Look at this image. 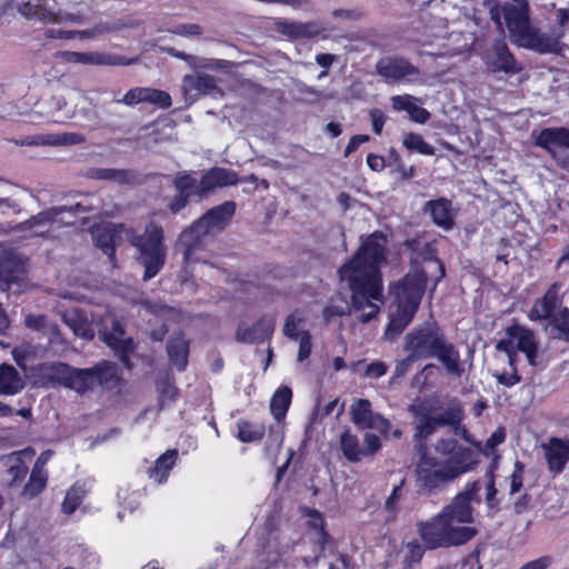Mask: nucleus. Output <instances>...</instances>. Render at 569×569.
I'll list each match as a JSON object with an SVG mask.
<instances>
[{
	"instance_id": "f03ea898",
	"label": "nucleus",
	"mask_w": 569,
	"mask_h": 569,
	"mask_svg": "<svg viewBox=\"0 0 569 569\" xmlns=\"http://www.w3.org/2000/svg\"><path fill=\"white\" fill-rule=\"evenodd\" d=\"M435 452L437 456L423 451L416 465V488L420 496L439 495L448 485L472 471L478 465L475 451L456 438L437 440Z\"/></svg>"
},
{
	"instance_id": "5701e85b",
	"label": "nucleus",
	"mask_w": 569,
	"mask_h": 569,
	"mask_svg": "<svg viewBox=\"0 0 569 569\" xmlns=\"http://www.w3.org/2000/svg\"><path fill=\"white\" fill-rule=\"evenodd\" d=\"M86 141V137L78 132H63L57 134H36L27 136L20 141V146H74Z\"/></svg>"
},
{
	"instance_id": "ddd939ff",
	"label": "nucleus",
	"mask_w": 569,
	"mask_h": 569,
	"mask_svg": "<svg viewBox=\"0 0 569 569\" xmlns=\"http://www.w3.org/2000/svg\"><path fill=\"white\" fill-rule=\"evenodd\" d=\"M274 328V317L262 316L252 326L239 325L236 331V340L248 345L262 343L272 338Z\"/></svg>"
},
{
	"instance_id": "c85d7f7f",
	"label": "nucleus",
	"mask_w": 569,
	"mask_h": 569,
	"mask_svg": "<svg viewBox=\"0 0 569 569\" xmlns=\"http://www.w3.org/2000/svg\"><path fill=\"white\" fill-rule=\"evenodd\" d=\"M156 391L159 410L174 403L180 397V390L176 386L174 377L169 373L156 380Z\"/></svg>"
},
{
	"instance_id": "a18cd8bd",
	"label": "nucleus",
	"mask_w": 569,
	"mask_h": 569,
	"mask_svg": "<svg viewBox=\"0 0 569 569\" xmlns=\"http://www.w3.org/2000/svg\"><path fill=\"white\" fill-rule=\"evenodd\" d=\"M70 327L77 336L83 339L91 340L94 337L93 330L87 318L77 317V319H72Z\"/></svg>"
},
{
	"instance_id": "f257e3e1",
	"label": "nucleus",
	"mask_w": 569,
	"mask_h": 569,
	"mask_svg": "<svg viewBox=\"0 0 569 569\" xmlns=\"http://www.w3.org/2000/svg\"><path fill=\"white\" fill-rule=\"evenodd\" d=\"M388 236L381 230L361 236L355 253L338 268L340 282L350 291L353 310L370 307L371 311L361 315L362 322H369L379 312V307L371 301L383 298V277L381 268L387 262Z\"/></svg>"
},
{
	"instance_id": "e433bc0d",
	"label": "nucleus",
	"mask_w": 569,
	"mask_h": 569,
	"mask_svg": "<svg viewBox=\"0 0 569 569\" xmlns=\"http://www.w3.org/2000/svg\"><path fill=\"white\" fill-rule=\"evenodd\" d=\"M340 450L350 462H359L363 458L362 447L356 435L346 430L340 436Z\"/></svg>"
},
{
	"instance_id": "9b49d317",
	"label": "nucleus",
	"mask_w": 569,
	"mask_h": 569,
	"mask_svg": "<svg viewBox=\"0 0 569 569\" xmlns=\"http://www.w3.org/2000/svg\"><path fill=\"white\" fill-rule=\"evenodd\" d=\"M536 146L549 152H552L553 146L569 149V129L565 127L545 128L538 133ZM552 157L562 170L569 172V152L561 156L552 153Z\"/></svg>"
},
{
	"instance_id": "4d7b16f0",
	"label": "nucleus",
	"mask_w": 569,
	"mask_h": 569,
	"mask_svg": "<svg viewBox=\"0 0 569 569\" xmlns=\"http://www.w3.org/2000/svg\"><path fill=\"white\" fill-rule=\"evenodd\" d=\"M300 321L301 319L296 318L293 313L289 315L283 327L284 336H287L289 339L297 340L300 337L297 331Z\"/></svg>"
},
{
	"instance_id": "7ed1b4c3",
	"label": "nucleus",
	"mask_w": 569,
	"mask_h": 569,
	"mask_svg": "<svg viewBox=\"0 0 569 569\" xmlns=\"http://www.w3.org/2000/svg\"><path fill=\"white\" fill-rule=\"evenodd\" d=\"M48 380L56 382L78 395L101 391L120 393L123 378L118 366L110 360H100L90 368H76L66 362H52L47 367Z\"/></svg>"
},
{
	"instance_id": "6e6552de",
	"label": "nucleus",
	"mask_w": 569,
	"mask_h": 569,
	"mask_svg": "<svg viewBox=\"0 0 569 569\" xmlns=\"http://www.w3.org/2000/svg\"><path fill=\"white\" fill-rule=\"evenodd\" d=\"M433 409L432 407H428L425 401L409 406L408 410L415 418V441L419 443L426 442L438 428L456 422L455 415L449 412V407L437 416L431 415Z\"/></svg>"
},
{
	"instance_id": "423d86ee",
	"label": "nucleus",
	"mask_w": 569,
	"mask_h": 569,
	"mask_svg": "<svg viewBox=\"0 0 569 569\" xmlns=\"http://www.w3.org/2000/svg\"><path fill=\"white\" fill-rule=\"evenodd\" d=\"M447 505L431 518L417 522V533L429 550L460 547L471 541L478 530Z\"/></svg>"
},
{
	"instance_id": "69168bd1",
	"label": "nucleus",
	"mask_w": 569,
	"mask_h": 569,
	"mask_svg": "<svg viewBox=\"0 0 569 569\" xmlns=\"http://www.w3.org/2000/svg\"><path fill=\"white\" fill-rule=\"evenodd\" d=\"M370 137L368 134H355L350 138L348 144L345 148L343 156L349 157L353 153L361 143L368 142Z\"/></svg>"
},
{
	"instance_id": "4c0bfd02",
	"label": "nucleus",
	"mask_w": 569,
	"mask_h": 569,
	"mask_svg": "<svg viewBox=\"0 0 569 569\" xmlns=\"http://www.w3.org/2000/svg\"><path fill=\"white\" fill-rule=\"evenodd\" d=\"M506 337L501 340H509L513 348L518 351H520V343L523 342V340H527L528 343H532L536 341L535 333L531 329L518 323L517 321H513L511 325H509L505 330Z\"/></svg>"
},
{
	"instance_id": "412c9836",
	"label": "nucleus",
	"mask_w": 569,
	"mask_h": 569,
	"mask_svg": "<svg viewBox=\"0 0 569 569\" xmlns=\"http://www.w3.org/2000/svg\"><path fill=\"white\" fill-rule=\"evenodd\" d=\"M423 211L430 214L432 222L448 231L455 226V213L452 202L448 198L440 197L429 200L423 206Z\"/></svg>"
},
{
	"instance_id": "ea45409f",
	"label": "nucleus",
	"mask_w": 569,
	"mask_h": 569,
	"mask_svg": "<svg viewBox=\"0 0 569 569\" xmlns=\"http://www.w3.org/2000/svg\"><path fill=\"white\" fill-rule=\"evenodd\" d=\"M402 146L412 152H417L423 156H433L435 147L425 141L421 134L416 132H407L402 139Z\"/></svg>"
},
{
	"instance_id": "a19ab883",
	"label": "nucleus",
	"mask_w": 569,
	"mask_h": 569,
	"mask_svg": "<svg viewBox=\"0 0 569 569\" xmlns=\"http://www.w3.org/2000/svg\"><path fill=\"white\" fill-rule=\"evenodd\" d=\"M84 498V491L81 486L73 485L71 486L61 503V510L66 515L73 513L79 506L82 503Z\"/></svg>"
},
{
	"instance_id": "603ef678",
	"label": "nucleus",
	"mask_w": 569,
	"mask_h": 569,
	"mask_svg": "<svg viewBox=\"0 0 569 569\" xmlns=\"http://www.w3.org/2000/svg\"><path fill=\"white\" fill-rule=\"evenodd\" d=\"M496 349L498 351H502L507 355L508 362H509L510 367H512L515 370L519 351L513 348L511 342L509 340H499L496 345Z\"/></svg>"
},
{
	"instance_id": "6ab92c4d",
	"label": "nucleus",
	"mask_w": 569,
	"mask_h": 569,
	"mask_svg": "<svg viewBox=\"0 0 569 569\" xmlns=\"http://www.w3.org/2000/svg\"><path fill=\"white\" fill-rule=\"evenodd\" d=\"M64 211V207H53L41 211L28 220L17 226L19 231H32L34 237L48 238L51 226L56 222L59 214Z\"/></svg>"
},
{
	"instance_id": "4be33fe9",
	"label": "nucleus",
	"mask_w": 569,
	"mask_h": 569,
	"mask_svg": "<svg viewBox=\"0 0 569 569\" xmlns=\"http://www.w3.org/2000/svg\"><path fill=\"white\" fill-rule=\"evenodd\" d=\"M505 22L511 36L522 40L531 29L528 8L515 4H506L502 8Z\"/></svg>"
},
{
	"instance_id": "bf43d9fd",
	"label": "nucleus",
	"mask_w": 569,
	"mask_h": 569,
	"mask_svg": "<svg viewBox=\"0 0 569 569\" xmlns=\"http://www.w3.org/2000/svg\"><path fill=\"white\" fill-rule=\"evenodd\" d=\"M405 485V479H402L399 485L395 486L390 496L387 498L385 502V507L388 511H396L397 503L401 497L402 488Z\"/></svg>"
},
{
	"instance_id": "473e14b6",
	"label": "nucleus",
	"mask_w": 569,
	"mask_h": 569,
	"mask_svg": "<svg viewBox=\"0 0 569 569\" xmlns=\"http://www.w3.org/2000/svg\"><path fill=\"white\" fill-rule=\"evenodd\" d=\"M24 382L18 370L10 363L0 366V393L13 396L20 392Z\"/></svg>"
},
{
	"instance_id": "8fccbe9b",
	"label": "nucleus",
	"mask_w": 569,
	"mask_h": 569,
	"mask_svg": "<svg viewBox=\"0 0 569 569\" xmlns=\"http://www.w3.org/2000/svg\"><path fill=\"white\" fill-rule=\"evenodd\" d=\"M299 338L300 340L297 359L298 361L302 362L310 357L312 351L311 335L309 331H303Z\"/></svg>"
},
{
	"instance_id": "f704fd0d",
	"label": "nucleus",
	"mask_w": 569,
	"mask_h": 569,
	"mask_svg": "<svg viewBox=\"0 0 569 569\" xmlns=\"http://www.w3.org/2000/svg\"><path fill=\"white\" fill-rule=\"evenodd\" d=\"M183 88L186 91L194 92L196 94H209L218 90L216 78L206 73L184 76Z\"/></svg>"
},
{
	"instance_id": "052dcab7",
	"label": "nucleus",
	"mask_w": 569,
	"mask_h": 569,
	"mask_svg": "<svg viewBox=\"0 0 569 569\" xmlns=\"http://www.w3.org/2000/svg\"><path fill=\"white\" fill-rule=\"evenodd\" d=\"M0 264L2 287H9L11 283L17 281L16 270L11 266H9L8 261L0 260Z\"/></svg>"
},
{
	"instance_id": "2eb2a0df",
	"label": "nucleus",
	"mask_w": 569,
	"mask_h": 569,
	"mask_svg": "<svg viewBox=\"0 0 569 569\" xmlns=\"http://www.w3.org/2000/svg\"><path fill=\"white\" fill-rule=\"evenodd\" d=\"M118 102L130 107L147 102L161 109H168L172 104V99L167 91L154 88L136 87L128 90Z\"/></svg>"
},
{
	"instance_id": "13d9d810",
	"label": "nucleus",
	"mask_w": 569,
	"mask_h": 569,
	"mask_svg": "<svg viewBox=\"0 0 569 569\" xmlns=\"http://www.w3.org/2000/svg\"><path fill=\"white\" fill-rule=\"evenodd\" d=\"M521 348H520V352L525 353L527 360H528V363L530 366H536L537 365V356H538V343L537 341L532 342V343H528L527 340H523V342L520 343Z\"/></svg>"
},
{
	"instance_id": "0e129e2a",
	"label": "nucleus",
	"mask_w": 569,
	"mask_h": 569,
	"mask_svg": "<svg viewBox=\"0 0 569 569\" xmlns=\"http://www.w3.org/2000/svg\"><path fill=\"white\" fill-rule=\"evenodd\" d=\"M372 124V130L376 134H380L382 132L383 126L386 123V116L380 109H373L369 113Z\"/></svg>"
},
{
	"instance_id": "e2e57ef3",
	"label": "nucleus",
	"mask_w": 569,
	"mask_h": 569,
	"mask_svg": "<svg viewBox=\"0 0 569 569\" xmlns=\"http://www.w3.org/2000/svg\"><path fill=\"white\" fill-rule=\"evenodd\" d=\"M496 379L498 383L503 387L511 388L521 381V376L518 373L517 369H515L511 373L502 372L496 375Z\"/></svg>"
},
{
	"instance_id": "2f4dec72",
	"label": "nucleus",
	"mask_w": 569,
	"mask_h": 569,
	"mask_svg": "<svg viewBox=\"0 0 569 569\" xmlns=\"http://www.w3.org/2000/svg\"><path fill=\"white\" fill-rule=\"evenodd\" d=\"M103 342L113 350L126 369L131 370L133 368V362L131 361V355L136 350L133 338L116 339L113 336H104Z\"/></svg>"
},
{
	"instance_id": "c9c22d12",
	"label": "nucleus",
	"mask_w": 569,
	"mask_h": 569,
	"mask_svg": "<svg viewBox=\"0 0 569 569\" xmlns=\"http://www.w3.org/2000/svg\"><path fill=\"white\" fill-rule=\"evenodd\" d=\"M292 401V390L288 386L279 387L270 399V412L280 421L284 419Z\"/></svg>"
},
{
	"instance_id": "f3484780",
	"label": "nucleus",
	"mask_w": 569,
	"mask_h": 569,
	"mask_svg": "<svg viewBox=\"0 0 569 569\" xmlns=\"http://www.w3.org/2000/svg\"><path fill=\"white\" fill-rule=\"evenodd\" d=\"M197 179L192 174L181 171L173 179L176 194L168 203L171 213L177 214L184 209L192 196H196Z\"/></svg>"
},
{
	"instance_id": "49530a36",
	"label": "nucleus",
	"mask_w": 569,
	"mask_h": 569,
	"mask_svg": "<svg viewBox=\"0 0 569 569\" xmlns=\"http://www.w3.org/2000/svg\"><path fill=\"white\" fill-rule=\"evenodd\" d=\"M523 471L525 465L517 460L515 463L513 471L510 476V495L519 492L523 486Z\"/></svg>"
},
{
	"instance_id": "de8ad7c7",
	"label": "nucleus",
	"mask_w": 569,
	"mask_h": 569,
	"mask_svg": "<svg viewBox=\"0 0 569 569\" xmlns=\"http://www.w3.org/2000/svg\"><path fill=\"white\" fill-rule=\"evenodd\" d=\"M365 447L362 448L363 458L375 456L381 449V440L375 435L367 432L365 435Z\"/></svg>"
},
{
	"instance_id": "bb28decb",
	"label": "nucleus",
	"mask_w": 569,
	"mask_h": 569,
	"mask_svg": "<svg viewBox=\"0 0 569 569\" xmlns=\"http://www.w3.org/2000/svg\"><path fill=\"white\" fill-rule=\"evenodd\" d=\"M178 458L179 452L177 449L167 450L148 468L147 475L149 479H152L157 483L166 482Z\"/></svg>"
},
{
	"instance_id": "6e6d98bb",
	"label": "nucleus",
	"mask_w": 569,
	"mask_h": 569,
	"mask_svg": "<svg viewBox=\"0 0 569 569\" xmlns=\"http://www.w3.org/2000/svg\"><path fill=\"white\" fill-rule=\"evenodd\" d=\"M307 516L310 518L308 520V525L315 531L322 530L323 528H326V526H327L326 519L319 510L308 509Z\"/></svg>"
},
{
	"instance_id": "39448f33",
	"label": "nucleus",
	"mask_w": 569,
	"mask_h": 569,
	"mask_svg": "<svg viewBox=\"0 0 569 569\" xmlns=\"http://www.w3.org/2000/svg\"><path fill=\"white\" fill-rule=\"evenodd\" d=\"M427 282L425 270L416 269L390 284L389 293L395 311L390 315L386 328V336L389 339L397 338L411 323L426 292Z\"/></svg>"
},
{
	"instance_id": "09e8293b",
	"label": "nucleus",
	"mask_w": 569,
	"mask_h": 569,
	"mask_svg": "<svg viewBox=\"0 0 569 569\" xmlns=\"http://www.w3.org/2000/svg\"><path fill=\"white\" fill-rule=\"evenodd\" d=\"M96 244L104 253L110 254V256L114 254L113 234L110 233L109 231H102V232L97 233Z\"/></svg>"
},
{
	"instance_id": "c756f323",
	"label": "nucleus",
	"mask_w": 569,
	"mask_h": 569,
	"mask_svg": "<svg viewBox=\"0 0 569 569\" xmlns=\"http://www.w3.org/2000/svg\"><path fill=\"white\" fill-rule=\"evenodd\" d=\"M189 341L183 337L170 338L167 342L169 361L178 371H184L188 366Z\"/></svg>"
},
{
	"instance_id": "a878e982",
	"label": "nucleus",
	"mask_w": 569,
	"mask_h": 569,
	"mask_svg": "<svg viewBox=\"0 0 569 569\" xmlns=\"http://www.w3.org/2000/svg\"><path fill=\"white\" fill-rule=\"evenodd\" d=\"M64 56L67 61L73 63L94 66H123L127 63L123 57L110 53L67 51Z\"/></svg>"
},
{
	"instance_id": "b1692460",
	"label": "nucleus",
	"mask_w": 569,
	"mask_h": 569,
	"mask_svg": "<svg viewBox=\"0 0 569 569\" xmlns=\"http://www.w3.org/2000/svg\"><path fill=\"white\" fill-rule=\"evenodd\" d=\"M545 449L549 470L561 473L569 461V440L552 437Z\"/></svg>"
},
{
	"instance_id": "774afa93",
	"label": "nucleus",
	"mask_w": 569,
	"mask_h": 569,
	"mask_svg": "<svg viewBox=\"0 0 569 569\" xmlns=\"http://www.w3.org/2000/svg\"><path fill=\"white\" fill-rule=\"evenodd\" d=\"M551 565V557L542 556L538 559L529 561L519 569H547Z\"/></svg>"
},
{
	"instance_id": "79ce46f5",
	"label": "nucleus",
	"mask_w": 569,
	"mask_h": 569,
	"mask_svg": "<svg viewBox=\"0 0 569 569\" xmlns=\"http://www.w3.org/2000/svg\"><path fill=\"white\" fill-rule=\"evenodd\" d=\"M429 550L425 542H420L416 539L406 543V553L403 558V563L406 567L411 568L415 565L420 563L422 560L425 552Z\"/></svg>"
},
{
	"instance_id": "20e7f679",
	"label": "nucleus",
	"mask_w": 569,
	"mask_h": 569,
	"mask_svg": "<svg viewBox=\"0 0 569 569\" xmlns=\"http://www.w3.org/2000/svg\"><path fill=\"white\" fill-rule=\"evenodd\" d=\"M402 349L411 351L420 360L437 359L449 373L460 375L462 371L459 350L436 320L425 321L408 331Z\"/></svg>"
},
{
	"instance_id": "5fc2aeb1",
	"label": "nucleus",
	"mask_w": 569,
	"mask_h": 569,
	"mask_svg": "<svg viewBox=\"0 0 569 569\" xmlns=\"http://www.w3.org/2000/svg\"><path fill=\"white\" fill-rule=\"evenodd\" d=\"M316 533H317V538H316L315 542L318 548L317 556H323L327 548L332 543V537L327 531L326 528H323L322 530L316 531Z\"/></svg>"
},
{
	"instance_id": "3c124183",
	"label": "nucleus",
	"mask_w": 569,
	"mask_h": 569,
	"mask_svg": "<svg viewBox=\"0 0 569 569\" xmlns=\"http://www.w3.org/2000/svg\"><path fill=\"white\" fill-rule=\"evenodd\" d=\"M391 104L395 110L406 111L409 114L416 103L410 94H399L391 98Z\"/></svg>"
},
{
	"instance_id": "aec40b11",
	"label": "nucleus",
	"mask_w": 569,
	"mask_h": 569,
	"mask_svg": "<svg viewBox=\"0 0 569 569\" xmlns=\"http://www.w3.org/2000/svg\"><path fill=\"white\" fill-rule=\"evenodd\" d=\"M479 490L480 482L478 480L469 482L465 489L457 493L447 506L453 509L458 516L472 523L475 518L471 503L473 501L480 502V498L478 496Z\"/></svg>"
},
{
	"instance_id": "1a4fd4ad",
	"label": "nucleus",
	"mask_w": 569,
	"mask_h": 569,
	"mask_svg": "<svg viewBox=\"0 0 569 569\" xmlns=\"http://www.w3.org/2000/svg\"><path fill=\"white\" fill-rule=\"evenodd\" d=\"M375 70L388 83L416 82L421 77L420 69L402 56L379 58Z\"/></svg>"
},
{
	"instance_id": "680f3d73",
	"label": "nucleus",
	"mask_w": 569,
	"mask_h": 569,
	"mask_svg": "<svg viewBox=\"0 0 569 569\" xmlns=\"http://www.w3.org/2000/svg\"><path fill=\"white\" fill-rule=\"evenodd\" d=\"M388 371V366L380 360L372 361L366 368V376L370 378H380Z\"/></svg>"
},
{
	"instance_id": "37998d69",
	"label": "nucleus",
	"mask_w": 569,
	"mask_h": 569,
	"mask_svg": "<svg viewBox=\"0 0 569 569\" xmlns=\"http://www.w3.org/2000/svg\"><path fill=\"white\" fill-rule=\"evenodd\" d=\"M406 357L397 360L395 365L393 375L390 379V383L396 382L397 380L403 378L411 369L412 365L416 361H420V359L413 355L411 351H405Z\"/></svg>"
},
{
	"instance_id": "393cba45",
	"label": "nucleus",
	"mask_w": 569,
	"mask_h": 569,
	"mask_svg": "<svg viewBox=\"0 0 569 569\" xmlns=\"http://www.w3.org/2000/svg\"><path fill=\"white\" fill-rule=\"evenodd\" d=\"M522 46L539 53H558L560 51V36L540 32L531 28L523 37Z\"/></svg>"
},
{
	"instance_id": "338daca9",
	"label": "nucleus",
	"mask_w": 569,
	"mask_h": 569,
	"mask_svg": "<svg viewBox=\"0 0 569 569\" xmlns=\"http://www.w3.org/2000/svg\"><path fill=\"white\" fill-rule=\"evenodd\" d=\"M506 440V429L498 427L486 441V448L493 450Z\"/></svg>"
},
{
	"instance_id": "c03bdc74",
	"label": "nucleus",
	"mask_w": 569,
	"mask_h": 569,
	"mask_svg": "<svg viewBox=\"0 0 569 569\" xmlns=\"http://www.w3.org/2000/svg\"><path fill=\"white\" fill-rule=\"evenodd\" d=\"M551 323L565 336L568 337L569 331V308L563 307L549 319Z\"/></svg>"
},
{
	"instance_id": "72a5a7b5",
	"label": "nucleus",
	"mask_w": 569,
	"mask_h": 569,
	"mask_svg": "<svg viewBox=\"0 0 569 569\" xmlns=\"http://www.w3.org/2000/svg\"><path fill=\"white\" fill-rule=\"evenodd\" d=\"M491 70L495 72L516 73L520 71L517 61L505 42L495 44V56L491 61Z\"/></svg>"
},
{
	"instance_id": "58836bf2",
	"label": "nucleus",
	"mask_w": 569,
	"mask_h": 569,
	"mask_svg": "<svg viewBox=\"0 0 569 569\" xmlns=\"http://www.w3.org/2000/svg\"><path fill=\"white\" fill-rule=\"evenodd\" d=\"M449 412L455 415L456 422L451 425H446V427H450L455 435L459 436L467 442H472L471 433L467 429L462 421L465 419V410L460 400L453 399L449 405Z\"/></svg>"
},
{
	"instance_id": "9d476101",
	"label": "nucleus",
	"mask_w": 569,
	"mask_h": 569,
	"mask_svg": "<svg viewBox=\"0 0 569 569\" xmlns=\"http://www.w3.org/2000/svg\"><path fill=\"white\" fill-rule=\"evenodd\" d=\"M237 204L234 201H224L207 210L194 222L203 232L210 236L217 234L226 229L236 213Z\"/></svg>"
},
{
	"instance_id": "dca6fc26",
	"label": "nucleus",
	"mask_w": 569,
	"mask_h": 569,
	"mask_svg": "<svg viewBox=\"0 0 569 569\" xmlns=\"http://www.w3.org/2000/svg\"><path fill=\"white\" fill-rule=\"evenodd\" d=\"M561 287L562 284L560 282H553L541 298L535 300L528 312V318L531 321L551 319L553 311H556V308L562 302L560 297Z\"/></svg>"
},
{
	"instance_id": "4468645a",
	"label": "nucleus",
	"mask_w": 569,
	"mask_h": 569,
	"mask_svg": "<svg viewBox=\"0 0 569 569\" xmlns=\"http://www.w3.org/2000/svg\"><path fill=\"white\" fill-rule=\"evenodd\" d=\"M239 182L238 173L233 170L212 167L207 170L200 181H197L196 196L203 197L216 188L236 186Z\"/></svg>"
},
{
	"instance_id": "864d4df0",
	"label": "nucleus",
	"mask_w": 569,
	"mask_h": 569,
	"mask_svg": "<svg viewBox=\"0 0 569 569\" xmlns=\"http://www.w3.org/2000/svg\"><path fill=\"white\" fill-rule=\"evenodd\" d=\"M114 181L120 184H136L139 182V174L131 169H117Z\"/></svg>"
},
{
	"instance_id": "cd10ccee",
	"label": "nucleus",
	"mask_w": 569,
	"mask_h": 569,
	"mask_svg": "<svg viewBox=\"0 0 569 569\" xmlns=\"http://www.w3.org/2000/svg\"><path fill=\"white\" fill-rule=\"evenodd\" d=\"M236 428L234 437L242 443L261 441L267 430L263 421H252L244 418L237 420Z\"/></svg>"
},
{
	"instance_id": "f8f14e48",
	"label": "nucleus",
	"mask_w": 569,
	"mask_h": 569,
	"mask_svg": "<svg viewBox=\"0 0 569 569\" xmlns=\"http://www.w3.org/2000/svg\"><path fill=\"white\" fill-rule=\"evenodd\" d=\"M210 236L203 232L194 222L186 228L179 236V244L183 248V261L186 264H192L204 261L200 256L206 251V239Z\"/></svg>"
},
{
	"instance_id": "7c9ffc66",
	"label": "nucleus",
	"mask_w": 569,
	"mask_h": 569,
	"mask_svg": "<svg viewBox=\"0 0 569 569\" xmlns=\"http://www.w3.org/2000/svg\"><path fill=\"white\" fill-rule=\"evenodd\" d=\"M44 460L42 461V456L39 457L31 470L29 480L23 487V495L29 498H34L40 495L48 482V472L44 469Z\"/></svg>"
},
{
	"instance_id": "a211bd4d",
	"label": "nucleus",
	"mask_w": 569,
	"mask_h": 569,
	"mask_svg": "<svg viewBox=\"0 0 569 569\" xmlns=\"http://www.w3.org/2000/svg\"><path fill=\"white\" fill-rule=\"evenodd\" d=\"M351 420L361 429L377 428L387 431L390 427L388 419L372 412L371 402L368 399H358L351 406Z\"/></svg>"
},
{
	"instance_id": "0eeeda50",
	"label": "nucleus",
	"mask_w": 569,
	"mask_h": 569,
	"mask_svg": "<svg viewBox=\"0 0 569 569\" xmlns=\"http://www.w3.org/2000/svg\"><path fill=\"white\" fill-rule=\"evenodd\" d=\"M131 244L138 250V262L144 268L142 279L151 280L166 264L163 228L153 221L147 223L143 233L134 236Z\"/></svg>"
}]
</instances>
